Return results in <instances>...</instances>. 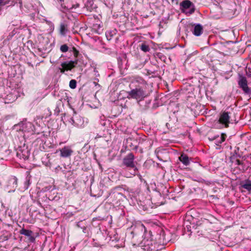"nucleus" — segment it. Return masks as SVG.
Instances as JSON below:
<instances>
[{
    "instance_id": "obj_35",
    "label": "nucleus",
    "mask_w": 251,
    "mask_h": 251,
    "mask_svg": "<svg viewBox=\"0 0 251 251\" xmlns=\"http://www.w3.org/2000/svg\"><path fill=\"white\" fill-rule=\"evenodd\" d=\"M249 251H251V249Z\"/></svg>"
},
{
    "instance_id": "obj_19",
    "label": "nucleus",
    "mask_w": 251,
    "mask_h": 251,
    "mask_svg": "<svg viewBox=\"0 0 251 251\" xmlns=\"http://www.w3.org/2000/svg\"><path fill=\"white\" fill-rule=\"evenodd\" d=\"M116 34V30L112 31H108L106 32L105 35L108 40H110L113 37V35Z\"/></svg>"
},
{
    "instance_id": "obj_10",
    "label": "nucleus",
    "mask_w": 251,
    "mask_h": 251,
    "mask_svg": "<svg viewBox=\"0 0 251 251\" xmlns=\"http://www.w3.org/2000/svg\"><path fill=\"white\" fill-rule=\"evenodd\" d=\"M226 137H227L226 134V133H223L221 134L220 136H219V135L214 136L211 138H209V139L210 141L215 140L216 144L217 146H219V145H220V144H222L223 142H224L225 141Z\"/></svg>"
},
{
    "instance_id": "obj_21",
    "label": "nucleus",
    "mask_w": 251,
    "mask_h": 251,
    "mask_svg": "<svg viewBox=\"0 0 251 251\" xmlns=\"http://www.w3.org/2000/svg\"><path fill=\"white\" fill-rule=\"evenodd\" d=\"M61 6H62V8H63L65 9H67V10L72 9L73 8H77V7H78L79 6V4H77L76 5H72L71 7L66 6L63 3H61Z\"/></svg>"
},
{
    "instance_id": "obj_1",
    "label": "nucleus",
    "mask_w": 251,
    "mask_h": 251,
    "mask_svg": "<svg viewBox=\"0 0 251 251\" xmlns=\"http://www.w3.org/2000/svg\"><path fill=\"white\" fill-rule=\"evenodd\" d=\"M127 98L135 99L138 104L148 96L146 89L143 87H137L127 92Z\"/></svg>"
},
{
    "instance_id": "obj_25",
    "label": "nucleus",
    "mask_w": 251,
    "mask_h": 251,
    "mask_svg": "<svg viewBox=\"0 0 251 251\" xmlns=\"http://www.w3.org/2000/svg\"><path fill=\"white\" fill-rule=\"evenodd\" d=\"M72 50H73V53H74V55L75 57H77L78 54H79V51L78 50H76V49L75 48V47H73L72 48Z\"/></svg>"
},
{
    "instance_id": "obj_16",
    "label": "nucleus",
    "mask_w": 251,
    "mask_h": 251,
    "mask_svg": "<svg viewBox=\"0 0 251 251\" xmlns=\"http://www.w3.org/2000/svg\"><path fill=\"white\" fill-rule=\"evenodd\" d=\"M18 179L16 176H11L8 181L9 185L12 186L13 188H16L17 186Z\"/></svg>"
},
{
    "instance_id": "obj_2",
    "label": "nucleus",
    "mask_w": 251,
    "mask_h": 251,
    "mask_svg": "<svg viewBox=\"0 0 251 251\" xmlns=\"http://www.w3.org/2000/svg\"><path fill=\"white\" fill-rule=\"evenodd\" d=\"M180 9L182 13L188 15L194 13L196 9L194 4L189 0H183L180 3Z\"/></svg>"
},
{
    "instance_id": "obj_27",
    "label": "nucleus",
    "mask_w": 251,
    "mask_h": 251,
    "mask_svg": "<svg viewBox=\"0 0 251 251\" xmlns=\"http://www.w3.org/2000/svg\"><path fill=\"white\" fill-rule=\"evenodd\" d=\"M236 164L237 165H240L242 164V162L237 158L235 160Z\"/></svg>"
},
{
    "instance_id": "obj_9",
    "label": "nucleus",
    "mask_w": 251,
    "mask_h": 251,
    "mask_svg": "<svg viewBox=\"0 0 251 251\" xmlns=\"http://www.w3.org/2000/svg\"><path fill=\"white\" fill-rule=\"evenodd\" d=\"M60 156L63 158L70 157L73 153V151L69 146H65L60 149Z\"/></svg>"
},
{
    "instance_id": "obj_28",
    "label": "nucleus",
    "mask_w": 251,
    "mask_h": 251,
    "mask_svg": "<svg viewBox=\"0 0 251 251\" xmlns=\"http://www.w3.org/2000/svg\"><path fill=\"white\" fill-rule=\"evenodd\" d=\"M239 156H240V155L239 154L236 153L235 154H234L233 156H232L231 157V159H234L236 158Z\"/></svg>"
},
{
    "instance_id": "obj_23",
    "label": "nucleus",
    "mask_w": 251,
    "mask_h": 251,
    "mask_svg": "<svg viewBox=\"0 0 251 251\" xmlns=\"http://www.w3.org/2000/svg\"><path fill=\"white\" fill-rule=\"evenodd\" d=\"M60 49L62 52H66L68 50L69 48L66 44H64L61 46Z\"/></svg>"
},
{
    "instance_id": "obj_7",
    "label": "nucleus",
    "mask_w": 251,
    "mask_h": 251,
    "mask_svg": "<svg viewBox=\"0 0 251 251\" xmlns=\"http://www.w3.org/2000/svg\"><path fill=\"white\" fill-rule=\"evenodd\" d=\"M229 113L228 112L224 111L221 114L218 121L219 123L224 125L225 127H228L230 123L229 119L230 116H229Z\"/></svg>"
},
{
    "instance_id": "obj_34",
    "label": "nucleus",
    "mask_w": 251,
    "mask_h": 251,
    "mask_svg": "<svg viewBox=\"0 0 251 251\" xmlns=\"http://www.w3.org/2000/svg\"><path fill=\"white\" fill-rule=\"evenodd\" d=\"M11 5V4H10V5H9V6H8L7 7V8H9V7H10V6Z\"/></svg>"
},
{
    "instance_id": "obj_6",
    "label": "nucleus",
    "mask_w": 251,
    "mask_h": 251,
    "mask_svg": "<svg viewBox=\"0 0 251 251\" xmlns=\"http://www.w3.org/2000/svg\"><path fill=\"white\" fill-rule=\"evenodd\" d=\"M108 198L114 204H117L123 200L124 195L121 193L114 191L109 194Z\"/></svg>"
},
{
    "instance_id": "obj_30",
    "label": "nucleus",
    "mask_w": 251,
    "mask_h": 251,
    "mask_svg": "<svg viewBox=\"0 0 251 251\" xmlns=\"http://www.w3.org/2000/svg\"><path fill=\"white\" fill-rule=\"evenodd\" d=\"M62 169V168L60 166H58L56 168H55V171L56 172H57L59 170H61Z\"/></svg>"
},
{
    "instance_id": "obj_15",
    "label": "nucleus",
    "mask_w": 251,
    "mask_h": 251,
    "mask_svg": "<svg viewBox=\"0 0 251 251\" xmlns=\"http://www.w3.org/2000/svg\"><path fill=\"white\" fill-rule=\"evenodd\" d=\"M60 33L64 36L68 31V25L65 23H61L60 25Z\"/></svg>"
},
{
    "instance_id": "obj_20",
    "label": "nucleus",
    "mask_w": 251,
    "mask_h": 251,
    "mask_svg": "<svg viewBox=\"0 0 251 251\" xmlns=\"http://www.w3.org/2000/svg\"><path fill=\"white\" fill-rule=\"evenodd\" d=\"M140 49L145 52H147L150 51V48L149 45L145 43H142L140 46Z\"/></svg>"
},
{
    "instance_id": "obj_12",
    "label": "nucleus",
    "mask_w": 251,
    "mask_h": 251,
    "mask_svg": "<svg viewBox=\"0 0 251 251\" xmlns=\"http://www.w3.org/2000/svg\"><path fill=\"white\" fill-rule=\"evenodd\" d=\"M203 31V27L200 24L196 25L194 28V30L193 31V33L197 36H199L201 34Z\"/></svg>"
},
{
    "instance_id": "obj_33",
    "label": "nucleus",
    "mask_w": 251,
    "mask_h": 251,
    "mask_svg": "<svg viewBox=\"0 0 251 251\" xmlns=\"http://www.w3.org/2000/svg\"><path fill=\"white\" fill-rule=\"evenodd\" d=\"M64 0H60V1L62 3V2H63Z\"/></svg>"
},
{
    "instance_id": "obj_24",
    "label": "nucleus",
    "mask_w": 251,
    "mask_h": 251,
    "mask_svg": "<svg viewBox=\"0 0 251 251\" xmlns=\"http://www.w3.org/2000/svg\"><path fill=\"white\" fill-rule=\"evenodd\" d=\"M9 2V1L6 0H0V11L1 10L2 7L7 4H8Z\"/></svg>"
},
{
    "instance_id": "obj_22",
    "label": "nucleus",
    "mask_w": 251,
    "mask_h": 251,
    "mask_svg": "<svg viewBox=\"0 0 251 251\" xmlns=\"http://www.w3.org/2000/svg\"><path fill=\"white\" fill-rule=\"evenodd\" d=\"M69 86L72 89H75L76 87V81L75 79H72L69 83Z\"/></svg>"
},
{
    "instance_id": "obj_31",
    "label": "nucleus",
    "mask_w": 251,
    "mask_h": 251,
    "mask_svg": "<svg viewBox=\"0 0 251 251\" xmlns=\"http://www.w3.org/2000/svg\"><path fill=\"white\" fill-rule=\"evenodd\" d=\"M249 73L250 76H251V68H249Z\"/></svg>"
},
{
    "instance_id": "obj_8",
    "label": "nucleus",
    "mask_w": 251,
    "mask_h": 251,
    "mask_svg": "<svg viewBox=\"0 0 251 251\" xmlns=\"http://www.w3.org/2000/svg\"><path fill=\"white\" fill-rule=\"evenodd\" d=\"M19 233L20 234L24 235L27 237L28 242L30 243H34L35 241V238L34 236V234L32 231L23 228L20 230Z\"/></svg>"
},
{
    "instance_id": "obj_11",
    "label": "nucleus",
    "mask_w": 251,
    "mask_h": 251,
    "mask_svg": "<svg viewBox=\"0 0 251 251\" xmlns=\"http://www.w3.org/2000/svg\"><path fill=\"white\" fill-rule=\"evenodd\" d=\"M77 64V61H70L69 62H64L61 63V67H64L65 69L67 71H71L72 69H73L75 65Z\"/></svg>"
},
{
    "instance_id": "obj_17",
    "label": "nucleus",
    "mask_w": 251,
    "mask_h": 251,
    "mask_svg": "<svg viewBox=\"0 0 251 251\" xmlns=\"http://www.w3.org/2000/svg\"><path fill=\"white\" fill-rule=\"evenodd\" d=\"M22 6V3H20V5L17 3L13 4V6L10 8H11V11L13 12V15L17 16L19 11V8H21Z\"/></svg>"
},
{
    "instance_id": "obj_26",
    "label": "nucleus",
    "mask_w": 251,
    "mask_h": 251,
    "mask_svg": "<svg viewBox=\"0 0 251 251\" xmlns=\"http://www.w3.org/2000/svg\"><path fill=\"white\" fill-rule=\"evenodd\" d=\"M81 222H82V221H80V222H79L77 223L76 226L77 227H80V228H82L83 229V232H84V230H86V228L85 226H82L80 224H81Z\"/></svg>"
},
{
    "instance_id": "obj_14",
    "label": "nucleus",
    "mask_w": 251,
    "mask_h": 251,
    "mask_svg": "<svg viewBox=\"0 0 251 251\" xmlns=\"http://www.w3.org/2000/svg\"><path fill=\"white\" fill-rule=\"evenodd\" d=\"M241 187L248 190L249 192H251V180L249 179L243 181L241 184Z\"/></svg>"
},
{
    "instance_id": "obj_32",
    "label": "nucleus",
    "mask_w": 251,
    "mask_h": 251,
    "mask_svg": "<svg viewBox=\"0 0 251 251\" xmlns=\"http://www.w3.org/2000/svg\"><path fill=\"white\" fill-rule=\"evenodd\" d=\"M23 157L24 159L26 158L27 157V156H28V155L24 154H23Z\"/></svg>"
},
{
    "instance_id": "obj_13",
    "label": "nucleus",
    "mask_w": 251,
    "mask_h": 251,
    "mask_svg": "<svg viewBox=\"0 0 251 251\" xmlns=\"http://www.w3.org/2000/svg\"><path fill=\"white\" fill-rule=\"evenodd\" d=\"M179 160L185 166H187L190 164L189 157L188 155L185 154H181L179 157Z\"/></svg>"
},
{
    "instance_id": "obj_4",
    "label": "nucleus",
    "mask_w": 251,
    "mask_h": 251,
    "mask_svg": "<svg viewBox=\"0 0 251 251\" xmlns=\"http://www.w3.org/2000/svg\"><path fill=\"white\" fill-rule=\"evenodd\" d=\"M134 155L132 153H130L126 156L123 160V165L128 168H132L135 173L138 171L136 167L134 160Z\"/></svg>"
},
{
    "instance_id": "obj_18",
    "label": "nucleus",
    "mask_w": 251,
    "mask_h": 251,
    "mask_svg": "<svg viewBox=\"0 0 251 251\" xmlns=\"http://www.w3.org/2000/svg\"><path fill=\"white\" fill-rule=\"evenodd\" d=\"M16 99V96L11 94H9L6 96L5 98V103H9L14 101Z\"/></svg>"
},
{
    "instance_id": "obj_29",
    "label": "nucleus",
    "mask_w": 251,
    "mask_h": 251,
    "mask_svg": "<svg viewBox=\"0 0 251 251\" xmlns=\"http://www.w3.org/2000/svg\"><path fill=\"white\" fill-rule=\"evenodd\" d=\"M59 69L61 73H64L65 71H67L66 70V69H65L64 67H62V68H60Z\"/></svg>"
},
{
    "instance_id": "obj_5",
    "label": "nucleus",
    "mask_w": 251,
    "mask_h": 251,
    "mask_svg": "<svg viewBox=\"0 0 251 251\" xmlns=\"http://www.w3.org/2000/svg\"><path fill=\"white\" fill-rule=\"evenodd\" d=\"M238 85L245 93L249 94L251 92V89L248 86V82L246 77L240 75Z\"/></svg>"
},
{
    "instance_id": "obj_3",
    "label": "nucleus",
    "mask_w": 251,
    "mask_h": 251,
    "mask_svg": "<svg viewBox=\"0 0 251 251\" xmlns=\"http://www.w3.org/2000/svg\"><path fill=\"white\" fill-rule=\"evenodd\" d=\"M73 113L74 114L73 116H67L69 122L76 127H83L84 122L83 119L74 110L73 111Z\"/></svg>"
}]
</instances>
